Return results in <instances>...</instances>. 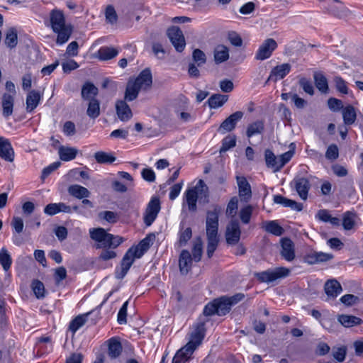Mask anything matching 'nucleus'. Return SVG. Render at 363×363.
<instances>
[{"instance_id": "f257e3e1", "label": "nucleus", "mask_w": 363, "mask_h": 363, "mask_svg": "<svg viewBox=\"0 0 363 363\" xmlns=\"http://www.w3.org/2000/svg\"><path fill=\"white\" fill-rule=\"evenodd\" d=\"M89 235L95 244L96 249H102L99 259L107 261L116 257L114 251L123 241V238L108 233L103 228H93L89 229Z\"/></svg>"}, {"instance_id": "f03ea898", "label": "nucleus", "mask_w": 363, "mask_h": 363, "mask_svg": "<svg viewBox=\"0 0 363 363\" xmlns=\"http://www.w3.org/2000/svg\"><path fill=\"white\" fill-rule=\"evenodd\" d=\"M45 24L50 27L52 31L57 34L56 43L63 45L67 43L72 33L70 25L66 24L65 16L62 11L55 9L51 10L48 21H45Z\"/></svg>"}, {"instance_id": "7ed1b4c3", "label": "nucleus", "mask_w": 363, "mask_h": 363, "mask_svg": "<svg viewBox=\"0 0 363 363\" xmlns=\"http://www.w3.org/2000/svg\"><path fill=\"white\" fill-rule=\"evenodd\" d=\"M208 196L207 186L203 180H199L195 186L188 189L185 191L184 204L187 205L189 211L195 212L197 210L198 199L203 197L206 199Z\"/></svg>"}, {"instance_id": "20e7f679", "label": "nucleus", "mask_w": 363, "mask_h": 363, "mask_svg": "<svg viewBox=\"0 0 363 363\" xmlns=\"http://www.w3.org/2000/svg\"><path fill=\"white\" fill-rule=\"evenodd\" d=\"M294 151L289 150L279 157H276L273 152L269 149L264 152V159L268 167L273 169L274 172L279 171L293 157Z\"/></svg>"}, {"instance_id": "39448f33", "label": "nucleus", "mask_w": 363, "mask_h": 363, "mask_svg": "<svg viewBox=\"0 0 363 363\" xmlns=\"http://www.w3.org/2000/svg\"><path fill=\"white\" fill-rule=\"evenodd\" d=\"M290 274V269L284 267H277L275 269H269L266 271L258 272L255 274V277L260 282L271 283L277 279L285 278Z\"/></svg>"}, {"instance_id": "423d86ee", "label": "nucleus", "mask_w": 363, "mask_h": 363, "mask_svg": "<svg viewBox=\"0 0 363 363\" xmlns=\"http://www.w3.org/2000/svg\"><path fill=\"white\" fill-rule=\"evenodd\" d=\"M205 321L199 320L193 326V331L189 334V340L186 343L195 350L201 344L206 335Z\"/></svg>"}, {"instance_id": "0eeeda50", "label": "nucleus", "mask_w": 363, "mask_h": 363, "mask_svg": "<svg viewBox=\"0 0 363 363\" xmlns=\"http://www.w3.org/2000/svg\"><path fill=\"white\" fill-rule=\"evenodd\" d=\"M220 212V207L216 206L212 211H207L206 227V235H218V217Z\"/></svg>"}, {"instance_id": "6e6552de", "label": "nucleus", "mask_w": 363, "mask_h": 363, "mask_svg": "<svg viewBox=\"0 0 363 363\" xmlns=\"http://www.w3.org/2000/svg\"><path fill=\"white\" fill-rule=\"evenodd\" d=\"M167 36L177 52H182L186 47V41L182 31L176 26L167 30Z\"/></svg>"}, {"instance_id": "1a4fd4ad", "label": "nucleus", "mask_w": 363, "mask_h": 363, "mask_svg": "<svg viewBox=\"0 0 363 363\" xmlns=\"http://www.w3.org/2000/svg\"><path fill=\"white\" fill-rule=\"evenodd\" d=\"M241 230L239 221L232 219L226 227L225 239L228 245H234L238 243L240 239Z\"/></svg>"}, {"instance_id": "9d476101", "label": "nucleus", "mask_w": 363, "mask_h": 363, "mask_svg": "<svg viewBox=\"0 0 363 363\" xmlns=\"http://www.w3.org/2000/svg\"><path fill=\"white\" fill-rule=\"evenodd\" d=\"M160 201L158 197H152L150 201L144 215V223L150 226L156 219L160 211Z\"/></svg>"}, {"instance_id": "9b49d317", "label": "nucleus", "mask_w": 363, "mask_h": 363, "mask_svg": "<svg viewBox=\"0 0 363 363\" xmlns=\"http://www.w3.org/2000/svg\"><path fill=\"white\" fill-rule=\"evenodd\" d=\"M277 48V42L272 38H267L259 47L255 55V59L264 60L269 58Z\"/></svg>"}, {"instance_id": "f8f14e48", "label": "nucleus", "mask_w": 363, "mask_h": 363, "mask_svg": "<svg viewBox=\"0 0 363 363\" xmlns=\"http://www.w3.org/2000/svg\"><path fill=\"white\" fill-rule=\"evenodd\" d=\"M133 249L129 248L128 251L125 252L123 256L121 263V269L120 270H116V277L118 279H122L128 273L129 269L132 266L133 263L135 261L136 257V253H133Z\"/></svg>"}, {"instance_id": "ddd939ff", "label": "nucleus", "mask_w": 363, "mask_h": 363, "mask_svg": "<svg viewBox=\"0 0 363 363\" xmlns=\"http://www.w3.org/2000/svg\"><path fill=\"white\" fill-rule=\"evenodd\" d=\"M291 185L301 199L304 201L307 199L311 189V184L307 178L303 177H295L291 182Z\"/></svg>"}, {"instance_id": "4468645a", "label": "nucleus", "mask_w": 363, "mask_h": 363, "mask_svg": "<svg viewBox=\"0 0 363 363\" xmlns=\"http://www.w3.org/2000/svg\"><path fill=\"white\" fill-rule=\"evenodd\" d=\"M243 117V112L236 111L225 118L218 128V131L221 133L232 131L235 129L237 123Z\"/></svg>"}, {"instance_id": "2eb2a0df", "label": "nucleus", "mask_w": 363, "mask_h": 363, "mask_svg": "<svg viewBox=\"0 0 363 363\" xmlns=\"http://www.w3.org/2000/svg\"><path fill=\"white\" fill-rule=\"evenodd\" d=\"M281 250L280 254L281 257L288 262H291L295 259L294 244L291 239L284 238L281 240Z\"/></svg>"}, {"instance_id": "dca6fc26", "label": "nucleus", "mask_w": 363, "mask_h": 363, "mask_svg": "<svg viewBox=\"0 0 363 363\" xmlns=\"http://www.w3.org/2000/svg\"><path fill=\"white\" fill-rule=\"evenodd\" d=\"M14 150L10 141L0 137V157L7 162H13L14 160Z\"/></svg>"}, {"instance_id": "f3484780", "label": "nucleus", "mask_w": 363, "mask_h": 363, "mask_svg": "<svg viewBox=\"0 0 363 363\" xmlns=\"http://www.w3.org/2000/svg\"><path fill=\"white\" fill-rule=\"evenodd\" d=\"M133 82L140 89L146 90L150 88L152 83V77L150 69L149 68L143 69Z\"/></svg>"}, {"instance_id": "a211bd4d", "label": "nucleus", "mask_w": 363, "mask_h": 363, "mask_svg": "<svg viewBox=\"0 0 363 363\" xmlns=\"http://www.w3.org/2000/svg\"><path fill=\"white\" fill-rule=\"evenodd\" d=\"M291 66L289 63H284L274 67L268 77L267 81L277 82L284 78L291 71Z\"/></svg>"}, {"instance_id": "6ab92c4d", "label": "nucleus", "mask_w": 363, "mask_h": 363, "mask_svg": "<svg viewBox=\"0 0 363 363\" xmlns=\"http://www.w3.org/2000/svg\"><path fill=\"white\" fill-rule=\"evenodd\" d=\"M108 346V355L111 359L118 358L122 352L123 347L117 337H113L106 341Z\"/></svg>"}, {"instance_id": "aec40b11", "label": "nucleus", "mask_w": 363, "mask_h": 363, "mask_svg": "<svg viewBox=\"0 0 363 363\" xmlns=\"http://www.w3.org/2000/svg\"><path fill=\"white\" fill-rule=\"evenodd\" d=\"M196 350L186 344L179 349L173 357L172 363H186L189 361Z\"/></svg>"}, {"instance_id": "412c9836", "label": "nucleus", "mask_w": 363, "mask_h": 363, "mask_svg": "<svg viewBox=\"0 0 363 363\" xmlns=\"http://www.w3.org/2000/svg\"><path fill=\"white\" fill-rule=\"evenodd\" d=\"M324 290L328 298H335L342 291L341 284L336 279H329L324 285Z\"/></svg>"}, {"instance_id": "4be33fe9", "label": "nucleus", "mask_w": 363, "mask_h": 363, "mask_svg": "<svg viewBox=\"0 0 363 363\" xmlns=\"http://www.w3.org/2000/svg\"><path fill=\"white\" fill-rule=\"evenodd\" d=\"M237 182L240 197L242 200L248 201L252 196V191L250 184L244 177H237Z\"/></svg>"}, {"instance_id": "5701e85b", "label": "nucleus", "mask_w": 363, "mask_h": 363, "mask_svg": "<svg viewBox=\"0 0 363 363\" xmlns=\"http://www.w3.org/2000/svg\"><path fill=\"white\" fill-rule=\"evenodd\" d=\"M192 260L191 255L188 250H183L181 252L179 259V266L182 274H187L191 270Z\"/></svg>"}, {"instance_id": "b1692460", "label": "nucleus", "mask_w": 363, "mask_h": 363, "mask_svg": "<svg viewBox=\"0 0 363 363\" xmlns=\"http://www.w3.org/2000/svg\"><path fill=\"white\" fill-rule=\"evenodd\" d=\"M72 213V208L64 203H51L44 208V213L48 216H54L58 213Z\"/></svg>"}, {"instance_id": "393cba45", "label": "nucleus", "mask_w": 363, "mask_h": 363, "mask_svg": "<svg viewBox=\"0 0 363 363\" xmlns=\"http://www.w3.org/2000/svg\"><path fill=\"white\" fill-rule=\"evenodd\" d=\"M116 113L122 121H127L131 118L133 114L130 108L125 101H118L116 104Z\"/></svg>"}, {"instance_id": "a878e982", "label": "nucleus", "mask_w": 363, "mask_h": 363, "mask_svg": "<svg viewBox=\"0 0 363 363\" xmlns=\"http://www.w3.org/2000/svg\"><path fill=\"white\" fill-rule=\"evenodd\" d=\"M337 321L345 328H350L355 325H359L362 323L361 318L354 315L345 314L338 315Z\"/></svg>"}, {"instance_id": "bb28decb", "label": "nucleus", "mask_w": 363, "mask_h": 363, "mask_svg": "<svg viewBox=\"0 0 363 363\" xmlns=\"http://www.w3.org/2000/svg\"><path fill=\"white\" fill-rule=\"evenodd\" d=\"M99 89L91 82H86L82 88V98L84 100L90 101L91 99H96L95 96L98 94Z\"/></svg>"}, {"instance_id": "cd10ccee", "label": "nucleus", "mask_w": 363, "mask_h": 363, "mask_svg": "<svg viewBox=\"0 0 363 363\" xmlns=\"http://www.w3.org/2000/svg\"><path fill=\"white\" fill-rule=\"evenodd\" d=\"M68 193L78 199L88 198L90 196V191L86 188L78 184L69 186L68 187Z\"/></svg>"}, {"instance_id": "c85d7f7f", "label": "nucleus", "mask_w": 363, "mask_h": 363, "mask_svg": "<svg viewBox=\"0 0 363 363\" xmlns=\"http://www.w3.org/2000/svg\"><path fill=\"white\" fill-rule=\"evenodd\" d=\"M40 100V93L35 90L30 91L26 97V111L32 112L38 106Z\"/></svg>"}, {"instance_id": "c756f323", "label": "nucleus", "mask_w": 363, "mask_h": 363, "mask_svg": "<svg viewBox=\"0 0 363 363\" xmlns=\"http://www.w3.org/2000/svg\"><path fill=\"white\" fill-rule=\"evenodd\" d=\"M14 99L13 96L9 94H4L2 96V108L3 116L6 118L10 116L13 113Z\"/></svg>"}, {"instance_id": "7c9ffc66", "label": "nucleus", "mask_w": 363, "mask_h": 363, "mask_svg": "<svg viewBox=\"0 0 363 363\" xmlns=\"http://www.w3.org/2000/svg\"><path fill=\"white\" fill-rule=\"evenodd\" d=\"M344 123L347 125L353 124L357 118V113L354 106L348 105L342 110Z\"/></svg>"}, {"instance_id": "2f4dec72", "label": "nucleus", "mask_w": 363, "mask_h": 363, "mask_svg": "<svg viewBox=\"0 0 363 363\" xmlns=\"http://www.w3.org/2000/svg\"><path fill=\"white\" fill-rule=\"evenodd\" d=\"M118 54V51L111 47H101L97 52L96 56L99 60L106 61L114 58Z\"/></svg>"}, {"instance_id": "473e14b6", "label": "nucleus", "mask_w": 363, "mask_h": 363, "mask_svg": "<svg viewBox=\"0 0 363 363\" xmlns=\"http://www.w3.org/2000/svg\"><path fill=\"white\" fill-rule=\"evenodd\" d=\"M229 58L228 48L223 45H218L214 50V60L216 64L222 63Z\"/></svg>"}, {"instance_id": "72a5a7b5", "label": "nucleus", "mask_w": 363, "mask_h": 363, "mask_svg": "<svg viewBox=\"0 0 363 363\" xmlns=\"http://www.w3.org/2000/svg\"><path fill=\"white\" fill-rule=\"evenodd\" d=\"M217 308V315H225L230 311V304L227 296H221L214 300Z\"/></svg>"}, {"instance_id": "f704fd0d", "label": "nucleus", "mask_w": 363, "mask_h": 363, "mask_svg": "<svg viewBox=\"0 0 363 363\" xmlns=\"http://www.w3.org/2000/svg\"><path fill=\"white\" fill-rule=\"evenodd\" d=\"M228 99V96L227 95L214 94L209 97L207 103L211 108H218L221 107Z\"/></svg>"}, {"instance_id": "c9c22d12", "label": "nucleus", "mask_w": 363, "mask_h": 363, "mask_svg": "<svg viewBox=\"0 0 363 363\" xmlns=\"http://www.w3.org/2000/svg\"><path fill=\"white\" fill-rule=\"evenodd\" d=\"M264 130V123L262 121L258 120L248 125L246 135L251 138L253 135L262 134Z\"/></svg>"}, {"instance_id": "e433bc0d", "label": "nucleus", "mask_w": 363, "mask_h": 363, "mask_svg": "<svg viewBox=\"0 0 363 363\" xmlns=\"http://www.w3.org/2000/svg\"><path fill=\"white\" fill-rule=\"evenodd\" d=\"M58 154L62 161H70L76 157L77 150L74 147L60 146L58 150Z\"/></svg>"}, {"instance_id": "4c0bfd02", "label": "nucleus", "mask_w": 363, "mask_h": 363, "mask_svg": "<svg viewBox=\"0 0 363 363\" xmlns=\"http://www.w3.org/2000/svg\"><path fill=\"white\" fill-rule=\"evenodd\" d=\"M262 228L267 233H272L276 236L282 235L284 230L275 220H269L263 223Z\"/></svg>"}, {"instance_id": "58836bf2", "label": "nucleus", "mask_w": 363, "mask_h": 363, "mask_svg": "<svg viewBox=\"0 0 363 363\" xmlns=\"http://www.w3.org/2000/svg\"><path fill=\"white\" fill-rule=\"evenodd\" d=\"M87 116L92 118L95 119L100 115V102L96 99H91L88 104V108L86 110Z\"/></svg>"}, {"instance_id": "ea45409f", "label": "nucleus", "mask_w": 363, "mask_h": 363, "mask_svg": "<svg viewBox=\"0 0 363 363\" xmlns=\"http://www.w3.org/2000/svg\"><path fill=\"white\" fill-rule=\"evenodd\" d=\"M150 238L146 237L143 239L137 246L130 247L131 249H133V253H136V257L138 258H140L145 252L147 251L150 247Z\"/></svg>"}, {"instance_id": "a19ab883", "label": "nucleus", "mask_w": 363, "mask_h": 363, "mask_svg": "<svg viewBox=\"0 0 363 363\" xmlns=\"http://www.w3.org/2000/svg\"><path fill=\"white\" fill-rule=\"evenodd\" d=\"M141 89L138 86H136V84H134L132 80H130L128 82L127 87L125 89V100H127L128 101H133L134 99H135L138 97L139 91Z\"/></svg>"}, {"instance_id": "79ce46f5", "label": "nucleus", "mask_w": 363, "mask_h": 363, "mask_svg": "<svg viewBox=\"0 0 363 363\" xmlns=\"http://www.w3.org/2000/svg\"><path fill=\"white\" fill-rule=\"evenodd\" d=\"M313 77L317 89L322 93H327L328 91V84L326 77L323 74L318 72L314 74Z\"/></svg>"}, {"instance_id": "37998d69", "label": "nucleus", "mask_w": 363, "mask_h": 363, "mask_svg": "<svg viewBox=\"0 0 363 363\" xmlns=\"http://www.w3.org/2000/svg\"><path fill=\"white\" fill-rule=\"evenodd\" d=\"M206 236L208 240L206 253L208 257L211 258L218 245L219 238L218 235H206Z\"/></svg>"}, {"instance_id": "c03bdc74", "label": "nucleus", "mask_w": 363, "mask_h": 363, "mask_svg": "<svg viewBox=\"0 0 363 363\" xmlns=\"http://www.w3.org/2000/svg\"><path fill=\"white\" fill-rule=\"evenodd\" d=\"M94 158L100 164H111L116 161V158L112 153H108L103 151L96 152L94 154Z\"/></svg>"}, {"instance_id": "a18cd8bd", "label": "nucleus", "mask_w": 363, "mask_h": 363, "mask_svg": "<svg viewBox=\"0 0 363 363\" xmlns=\"http://www.w3.org/2000/svg\"><path fill=\"white\" fill-rule=\"evenodd\" d=\"M4 42L10 48H13L16 46L18 36L17 31L14 28H11L7 30Z\"/></svg>"}, {"instance_id": "49530a36", "label": "nucleus", "mask_w": 363, "mask_h": 363, "mask_svg": "<svg viewBox=\"0 0 363 363\" xmlns=\"http://www.w3.org/2000/svg\"><path fill=\"white\" fill-rule=\"evenodd\" d=\"M355 217L356 214L350 211H347L344 213L342 218V226L345 230H350L354 228L355 223Z\"/></svg>"}, {"instance_id": "de8ad7c7", "label": "nucleus", "mask_w": 363, "mask_h": 363, "mask_svg": "<svg viewBox=\"0 0 363 363\" xmlns=\"http://www.w3.org/2000/svg\"><path fill=\"white\" fill-rule=\"evenodd\" d=\"M86 315H79L75 317L69 323V329L73 333H75L81 327H82L86 321Z\"/></svg>"}, {"instance_id": "09e8293b", "label": "nucleus", "mask_w": 363, "mask_h": 363, "mask_svg": "<svg viewBox=\"0 0 363 363\" xmlns=\"http://www.w3.org/2000/svg\"><path fill=\"white\" fill-rule=\"evenodd\" d=\"M203 254V242L201 238L196 239L192 248V259L195 262H199Z\"/></svg>"}, {"instance_id": "8fccbe9b", "label": "nucleus", "mask_w": 363, "mask_h": 363, "mask_svg": "<svg viewBox=\"0 0 363 363\" xmlns=\"http://www.w3.org/2000/svg\"><path fill=\"white\" fill-rule=\"evenodd\" d=\"M0 264L5 271H8L12 264L11 255L5 248L0 250Z\"/></svg>"}, {"instance_id": "3c124183", "label": "nucleus", "mask_w": 363, "mask_h": 363, "mask_svg": "<svg viewBox=\"0 0 363 363\" xmlns=\"http://www.w3.org/2000/svg\"><path fill=\"white\" fill-rule=\"evenodd\" d=\"M99 218L101 220H105L109 223H116L118 220L119 216L116 212L105 211L99 213Z\"/></svg>"}, {"instance_id": "603ef678", "label": "nucleus", "mask_w": 363, "mask_h": 363, "mask_svg": "<svg viewBox=\"0 0 363 363\" xmlns=\"http://www.w3.org/2000/svg\"><path fill=\"white\" fill-rule=\"evenodd\" d=\"M236 145V138L235 135H228L222 140V145L220 149V152H225Z\"/></svg>"}, {"instance_id": "864d4df0", "label": "nucleus", "mask_w": 363, "mask_h": 363, "mask_svg": "<svg viewBox=\"0 0 363 363\" xmlns=\"http://www.w3.org/2000/svg\"><path fill=\"white\" fill-rule=\"evenodd\" d=\"M193 63L197 65V66H201L206 62V54L200 49H195L192 53Z\"/></svg>"}, {"instance_id": "5fc2aeb1", "label": "nucleus", "mask_w": 363, "mask_h": 363, "mask_svg": "<svg viewBox=\"0 0 363 363\" xmlns=\"http://www.w3.org/2000/svg\"><path fill=\"white\" fill-rule=\"evenodd\" d=\"M32 289L38 298L45 297V286L43 282L39 280H34L32 282Z\"/></svg>"}, {"instance_id": "6e6d98bb", "label": "nucleus", "mask_w": 363, "mask_h": 363, "mask_svg": "<svg viewBox=\"0 0 363 363\" xmlns=\"http://www.w3.org/2000/svg\"><path fill=\"white\" fill-rule=\"evenodd\" d=\"M252 214V207L247 205L240 211V218L242 223L248 224Z\"/></svg>"}, {"instance_id": "4d7b16f0", "label": "nucleus", "mask_w": 363, "mask_h": 363, "mask_svg": "<svg viewBox=\"0 0 363 363\" xmlns=\"http://www.w3.org/2000/svg\"><path fill=\"white\" fill-rule=\"evenodd\" d=\"M238 200L237 197H233L228 203L226 208V215L228 216H230L234 218L237 213V211L238 208Z\"/></svg>"}, {"instance_id": "13d9d810", "label": "nucleus", "mask_w": 363, "mask_h": 363, "mask_svg": "<svg viewBox=\"0 0 363 363\" xmlns=\"http://www.w3.org/2000/svg\"><path fill=\"white\" fill-rule=\"evenodd\" d=\"M298 84L306 94L311 96L313 95L314 87L309 79L305 77H301L298 80Z\"/></svg>"}, {"instance_id": "bf43d9fd", "label": "nucleus", "mask_w": 363, "mask_h": 363, "mask_svg": "<svg viewBox=\"0 0 363 363\" xmlns=\"http://www.w3.org/2000/svg\"><path fill=\"white\" fill-rule=\"evenodd\" d=\"M347 354V348L345 346L340 347H334L333 350V356L335 359L339 362H342L345 360Z\"/></svg>"}, {"instance_id": "052dcab7", "label": "nucleus", "mask_w": 363, "mask_h": 363, "mask_svg": "<svg viewBox=\"0 0 363 363\" xmlns=\"http://www.w3.org/2000/svg\"><path fill=\"white\" fill-rule=\"evenodd\" d=\"M338 157L339 150L337 146L335 144L329 145L325 152V157L329 160H335Z\"/></svg>"}, {"instance_id": "680f3d73", "label": "nucleus", "mask_w": 363, "mask_h": 363, "mask_svg": "<svg viewBox=\"0 0 363 363\" xmlns=\"http://www.w3.org/2000/svg\"><path fill=\"white\" fill-rule=\"evenodd\" d=\"M128 306V301H126L121 308H120L118 313V318L117 321L119 324H125L127 323V309Z\"/></svg>"}, {"instance_id": "e2e57ef3", "label": "nucleus", "mask_w": 363, "mask_h": 363, "mask_svg": "<svg viewBox=\"0 0 363 363\" xmlns=\"http://www.w3.org/2000/svg\"><path fill=\"white\" fill-rule=\"evenodd\" d=\"M11 225L16 233L20 234L23 232L24 224L21 218L14 216L12 218Z\"/></svg>"}, {"instance_id": "0e129e2a", "label": "nucleus", "mask_w": 363, "mask_h": 363, "mask_svg": "<svg viewBox=\"0 0 363 363\" xmlns=\"http://www.w3.org/2000/svg\"><path fill=\"white\" fill-rule=\"evenodd\" d=\"M328 105L333 111H338L344 108L342 101L335 98H330L328 100Z\"/></svg>"}, {"instance_id": "69168bd1", "label": "nucleus", "mask_w": 363, "mask_h": 363, "mask_svg": "<svg viewBox=\"0 0 363 363\" xmlns=\"http://www.w3.org/2000/svg\"><path fill=\"white\" fill-rule=\"evenodd\" d=\"M192 236L191 228H186L181 230L179 235V243L181 245H185Z\"/></svg>"}, {"instance_id": "338daca9", "label": "nucleus", "mask_w": 363, "mask_h": 363, "mask_svg": "<svg viewBox=\"0 0 363 363\" xmlns=\"http://www.w3.org/2000/svg\"><path fill=\"white\" fill-rule=\"evenodd\" d=\"M106 21L111 23H114L117 21V14L115 9L112 6H108L106 9Z\"/></svg>"}, {"instance_id": "774afa93", "label": "nucleus", "mask_w": 363, "mask_h": 363, "mask_svg": "<svg viewBox=\"0 0 363 363\" xmlns=\"http://www.w3.org/2000/svg\"><path fill=\"white\" fill-rule=\"evenodd\" d=\"M183 186V182H179L174 184L171 189L169 194V198L170 200H174L180 194L182 188Z\"/></svg>"}]
</instances>
